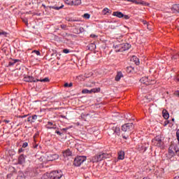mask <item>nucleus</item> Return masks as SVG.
Returning a JSON list of instances; mask_svg holds the SVG:
<instances>
[{"label": "nucleus", "mask_w": 179, "mask_h": 179, "mask_svg": "<svg viewBox=\"0 0 179 179\" xmlns=\"http://www.w3.org/2000/svg\"><path fill=\"white\" fill-rule=\"evenodd\" d=\"M36 173H34V174L33 173H30V176H31V177H34V176H36Z\"/></svg>", "instance_id": "5fc2aeb1"}, {"label": "nucleus", "mask_w": 179, "mask_h": 179, "mask_svg": "<svg viewBox=\"0 0 179 179\" xmlns=\"http://www.w3.org/2000/svg\"><path fill=\"white\" fill-rule=\"evenodd\" d=\"M121 78H124V75H122V72L118 71L115 78V80H116V82H118L120 80Z\"/></svg>", "instance_id": "2eb2a0df"}, {"label": "nucleus", "mask_w": 179, "mask_h": 179, "mask_svg": "<svg viewBox=\"0 0 179 179\" xmlns=\"http://www.w3.org/2000/svg\"><path fill=\"white\" fill-rule=\"evenodd\" d=\"M33 52H34V54H36L37 55H41L40 51H38V50H34Z\"/></svg>", "instance_id": "a19ab883"}, {"label": "nucleus", "mask_w": 179, "mask_h": 179, "mask_svg": "<svg viewBox=\"0 0 179 179\" xmlns=\"http://www.w3.org/2000/svg\"><path fill=\"white\" fill-rule=\"evenodd\" d=\"M97 157H110V154H107V152H100Z\"/></svg>", "instance_id": "412c9836"}, {"label": "nucleus", "mask_w": 179, "mask_h": 179, "mask_svg": "<svg viewBox=\"0 0 179 179\" xmlns=\"http://www.w3.org/2000/svg\"><path fill=\"white\" fill-rule=\"evenodd\" d=\"M63 52H64V54H69V50H68V49H64V50H63Z\"/></svg>", "instance_id": "79ce46f5"}, {"label": "nucleus", "mask_w": 179, "mask_h": 179, "mask_svg": "<svg viewBox=\"0 0 179 179\" xmlns=\"http://www.w3.org/2000/svg\"><path fill=\"white\" fill-rule=\"evenodd\" d=\"M42 6H43V8L45 9V8H47V6H45V5L42 4Z\"/></svg>", "instance_id": "052dcab7"}, {"label": "nucleus", "mask_w": 179, "mask_h": 179, "mask_svg": "<svg viewBox=\"0 0 179 179\" xmlns=\"http://www.w3.org/2000/svg\"><path fill=\"white\" fill-rule=\"evenodd\" d=\"M83 17H84V19H90V14L85 13L83 15Z\"/></svg>", "instance_id": "c756f323"}, {"label": "nucleus", "mask_w": 179, "mask_h": 179, "mask_svg": "<svg viewBox=\"0 0 179 179\" xmlns=\"http://www.w3.org/2000/svg\"><path fill=\"white\" fill-rule=\"evenodd\" d=\"M28 115H24L22 116H19L20 118H26V117H27Z\"/></svg>", "instance_id": "3c124183"}, {"label": "nucleus", "mask_w": 179, "mask_h": 179, "mask_svg": "<svg viewBox=\"0 0 179 179\" xmlns=\"http://www.w3.org/2000/svg\"><path fill=\"white\" fill-rule=\"evenodd\" d=\"M99 92H100V88H93L91 90L85 89L82 92L85 94H90V93H97Z\"/></svg>", "instance_id": "0eeeda50"}, {"label": "nucleus", "mask_w": 179, "mask_h": 179, "mask_svg": "<svg viewBox=\"0 0 179 179\" xmlns=\"http://www.w3.org/2000/svg\"><path fill=\"white\" fill-rule=\"evenodd\" d=\"M125 156V152L122 150L118 152V157H124Z\"/></svg>", "instance_id": "b1692460"}, {"label": "nucleus", "mask_w": 179, "mask_h": 179, "mask_svg": "<svg viewBox=\"0 0 179 179\" xmlns=\"http://www.w3.org/2000/svg\"><path fill=\"white\" fill-rule=\"evenodd\" d=\"M78 157H86V156H79Z\"/></svg>", "instance_id": "680f3d73"}, {"label": "nucleus", "mask_w": 179, "mask_h": 179, "mask_svg": "<svg viewBox=\"0 0 179 179\" xmlns=\"http://www.w3.org/2000/svg\"><path fill=\"white\" fill-rule=\"evenodd\" d=\"M162 115L165 120H169L170 117V114H169V112L166 109L162 110Z\"/></svg>", "instance_id": "f3484780"}, {"label": "nucleus", "mask_w": 179, "mask_h": 179, "mask_svg": "<svg viewBox=\"0 0 179 179\" xmlns=\"http://www.w3.org/2000/svg\"><path fill=\"white\" fill-rule=\"evenodd\" d=\"M64 157H69L72 156V151L71 150L67 149L65 151L62 152Z\"/></svg>", "instance_id": "9b49d317"}, {"label": "nucleus", "mask_w": 179, "mask_h": 179, "mask_svg": "<svg viewBox=\"0 0 179 179\" xmlns=\"http://www.w3.org/2000/svg\"><path fill=\"white\" fill-rule=\"evenodd\" d=\"M63 131H66V129H63Z\"/></svg>", "instance_id": "69168bd1"}, {"label": "nucleus", "mask_w": 179, "mask_h": 179, "mask_svg": "<svg viewBox=\"0 0 179 179\" xmlns=\"http://www.w3.org/2000/svg\"><path fill=\"white\" fill-rule=\"evenodd\" d=\"M38 82H43V83L50 82V79H48V78H45L43 79L38 80Z\"/></svg>", "instance_id": "c85d7f7f"}, {"label": "nucleus", "mask_w": 179, "mask_h": 179, "mask_svg": "<svg viewBox=\"0 0 179 179\" xmlns=\"http://www.w3.org/2000/svg\"><path fill=\"white\" fill-rule=\"evenodd\" d=\"M55 134H57V135H59V136H62V133H61V131H58V130H56L55 131Z\"/></svg>", "instance_id": "ea45409f"}, {"label": "nucleus", "mask_w": 179, "mask_h": 179, "mask_svg": "<svg viewBox=\"0 0 179 179\" xmlns=\"http://www.w3.org/2000/svg\"><path fill=\"white\" fill-rule=\"evenodd\" d=\"M131 61L135 62L136 65H139V59L136 56H133Z\"/></svg>", "instance_id": "4be33fe9"}, {"label": "nucleus", "mask_w": 179, "mask_h": 179, "mask_svg": "<svg viewBox=\"0 0 179 179\" xmlns=\"http://www.w3.org/2000/svg\"><path fill=\"white\" fill-rule=\"evenodd\" d=\"M79 146H80L79 144L76 145V148L78 152H82V149L79 148Z\"/></svg>", "instance_id": "4c0bfd02"}, {"label": "nucleus", "mask_w": 179, "mask_h": 179, "mask_svg": "<svg viewBox=\"0 0 179 179\" xmlns=\"http://www.w3.org/2000/svg\"><path fill=\"white\" fill-rule=\"evenodd\" d=\"M113 16H116V17L122 19V17H124V14L120 11H115L113 13Z\"/></svg>", "instance_id": "f8f14e48"}, {"label": "nucleus", "mask_w": 179, "mask_h": 179, "mask_svg": "<svg viewBox=\"0 0 179 179\" xmlns=\"http://www.w3.org/2000/svg\"><path fill=\"white\" fill-rule=\"evenodd\" d=\"M80 3H82V1L80 0H72L71 6H78V5H80Z\"/></svg>", "instance_id": "aec40b11"}, {"label": "nucleus", "mask_w": 179, "mask_h": 179, "mask_svg": "<svg viewBox=\"0 0 179 179\" xmlns=\"http://www.w3.org/2000/svg\"><path fill=\"white\" fill-rule=\"evenodd\" d=\"M129 2H136V0H129Z\"/></svg>", "instance_id": "4d7b16f0"}, {"label": "nucleus", "mask_w": 179, "mask_h": 179, "mask_svg": "<svg viewBox=\"0 0 179 179\" xmlns=\"http://www.w3.org/2000/svg\"><path fill=\"white\" fill-rule=\"evenodd\" d=\"M108 134L113 139H120L121 138V129L120 127H113L108 129Z\"/></svg>", "instance_id": "f257e3e1"}, {"label": "nucleus", "mask_w": 179, "mask_h": 179, "mask_svg": "<svg viewBox=\"0 0 179 179\" xmlns=\"http://www.w3.org/2000/svg\"><path fill=\"white\" fill-rule=\"evenodd\" d=\"M122 138L123 139H128V138H129V134H127V135L122 134Z\"/></svg>", "instance_id": "e433bc0d"}, {"label": "nucleus", "mask_w": 179, "mask_h": 179, "mask_svg": "<svg viewBox=\"0 0 179 179\" xmlns=\"http://www.w3.org/2000/svg\"><path fill=\"white\" fill-rule=\"evenodd\" d=\"M125 20H128V19H129V15H124L123 14V17H122Z\"/></svg>", "instance_id": "f704fd0d"}, {"label": "nucleus", "mask_w": 179, "mask_h": 179, "mask_svg": "<svg viewBox=\"0 0 179 179\" xmlns=\"http://www.w3.org/2000/svg\"><path fill=\"white\" fill-rule=\"evenodd\" d=\"M24 82H38V79H34V78L33 76H27L25 77H24L23 78Z\"/></svg>", "instance_id": "6e6552de"}, {"label": "nucleus", "mask_w": 179, "mask_h": 179, "mask_svg": "<svg viewBox=\"0 0 179 179\" xmlns=\"http://www.w3.org/2000/svg\"><path fill=\"white\" fill-rule=\"evenodd\" d=\"M19 61H20V60H19V59H14V60H13V62L15 64H16V62H19Z\"/></svg>", "instance_id": "8fccbe9b"}, {"label": "nucleus", "mask_w": 179, "mask_h": 179, "mask_svg": "<svg viewBox=\"0 0 179 179\" xmlns=\"http://www.w3.org/2000/svg\"><path fill=\"white\" fill-rule=\"evenodd\" d=\"M134 129V124L127 123L122 126V131L124 132H131Z\"/></svg>", "instance_id": "39448f33"}, {"label": "nucleus", "mask_w": 179, "mask_h": 179, "mask_svg": "<svg viewBox=\"0 0 179 179\" xmlns=\"http://www.w3.org/2000/svg\"><path fill=\"white\" fill-rule=\"evenodd\" d=\"M24 150V149L20 148L18 150V152H19V153H22V152H23Z\"/></svg>", "instance_id": "09e8293b"}, {"label": "nucleus", "mask_w": 179, "mask_h": 179, "mask_svg": "<svg viewBox=\"0 0 179 179\" xmlns=\"http://www.w3.org/2000/svg\"><path fill=\"white\" fill-rule=\"evenodd\" d=\"M24 163V157L18 158V164H23Z\"/></svg>", "instance_id": "5701e85b"}, {"label": "nucleus", "mask_w": 179, "mask_h": 179, "mask_svg": "<svg viewBox=\"0 0 179 179\" xmlns=\"http://www.w3.org/2000/svg\"><path fill=\"white\" fill-rule=\"evenodd\" d=\"M23 22L27 24V20H23Z\"/></svg>", "instance_id": "13d9d810"}, {"label": "nucleus", "mask_w": 179, "mask_h": 179, "mask_svg": "<svg viewBox=\"0 0 179 179\" xmlns=\"http://www.w3.org/2000/svg\"><path fill=\"white\" fill-rule=\"evenodd\" d=\"M62 8H64V5H62L59 7H58V6H52V9H55L56 10H59V9H62Z\"/></svg>", "instance_id": "cd10ccee"}, {"label": "nucleus", "mask_w": 179, "mask_h": 179, "mask_svg": "<svg viewBox=\"0 0 179 179\" xmlns=\"http://www.w3.org/2000/svg\"><path fill=\"white\" fill-rule=\"evenodd\" d=\"M152 143L154 146H157V148H162L164 143L162 140V137L160 136H157L155 138L152 139Z\"/></svg>", "instance_id": "f03ea898"}, {"label": "nucleus", "mask_w": 179, "mask_h": 179, "mask_svg": "<svg viewBox=\"0 0 179 179\" xmlns=\"http://www.w3.org/2000/svg\"><path fill=\"white\" fill-rule=\"evenodd\" d=\"M86 161V158L83 157H76L73 161V164L76 166V167H79L83 162Z\"/></svg>", "instance_id": "423d86ee"}, {"label": "nucleus", "mask_w": 179, "mask_h": 179, "mask_svg": "<svg viewBox=\"0 0 179 179\" xmlns=\"http://www.w3.org/2000/svg\"><path fill=\"white\" fill-rule=\"evenodd\" d=\"M9 65L13 66L15 65V63L13 62H10Z\"/></svg>", "instance_id": "864d4df0"}, {"label": "nucleus", "mask_w": 179, "mask_h": 179, "mask_svg": "<svg viewBox=\"0 0 179 179\" xmlns=\"http://www.w3.org/2000/svg\"><path fill=\"white\" fill-rule=\"evenodd\" d=\"M175 80H177L178 82H179V76H175Z\"/></svg>", "instance_id": "49530a36"}, {"label": "nucleus", "mask_w": 179, "mask_h": 179, "mask_svg": "<svg viewBox=\"0 0 179 179\" xmlns=\"http://www.w3.org/2000/svg\"><path fill=\"white\" fill-rule=\"evenodd\" d=\"M112 11L111 10L108 9V8H105L102 10V14L103 15H111Z\"/></svg>", "instance_id": "a211bd4d"}, {"label": "nucleus", "mask_w": 179, "mask_h": 179, "mask_svg": "<svg viewBox=\"0 0 179 179\" xmlns=\"http://www.w3.org/2000/svg\"><path fill=\"white\" fill-rule=\"evenodd\" d=\"M178 57H179L178 55H175L172 57V59H174V60L178 59Z\"/></svg>", "instance_id": "58836bf2"}, {"label": "nucleus", "mask_w": 179, "mask_h": 179, "mask_svg": "<svg viewBox=\"0 0 179 179\" xmlns=\"http://www.w3.org/2000/svg\"><path fill=\"white\" fill-rule=\"evenodd\" d=\"M90 162H92V163H97L99 162V158L93 157L91 159H90Z\"/></svg>", "instance_id": "bb28decb"}, {"label": "nucleus", "mask_w": 179, "mask_h": 179, "mask_svg": "<svg viewBox=\"0 0 179 179\" xmlns=\"http://www.w3.org/2000/svg\"><path fill=\"white\" fill-rule=\"evenodd\" d=\"M65 3H66V5H70L72 6V0H64Z\"/></svg>", "instance_id": "7c9ffc66"}, {"label": "nucleus", "mask_w": 179, "mask_h": 179, "mask_svg": "<svg viewBox=\"0 0 179 179\" xmlns=\"http://www.w3.org/2000/svg\"><path fill=\"white\" fill-rule=\"evenodd\" d=\"M141 83L143 85H152V80H150L148 77H143L140 79Z\"/></svg>", "instance_id": "1a4fd4ad"}, {"label": "nucleus", "mask_w": 179, "mask_h": 179, "mask_svg": "<svg viewBox=\"0 0 179 179\" xmlns=\"http://www.w3.org/2000/svg\"><path fill=\"white\" fill-rule=\"evenodd\" d=\"M54 55H55V57H57V52H54L53 53H52L51 57H54Z\"/></svg>", "instance_id": "de8ad7c7"}, {"label": "nucleus", "mask_w": 179, "mask_h": 179, "mask_svg": "<svg viewBox=\"0 0 179 179\" xmlns=\"http://www.w3.org/2000/svg\"><path fill=\"white\" fill-rule=\"evenodd\" d=\"M47 128H48V129H56L57 125L54 124L52 122H48Z\"/></svg>", "instance_id": "dca6fc26"}, {"label": "nucleus", "mask_w": 179, "mask_h": 179, "mask_svg": "<svg viewBox=\"0 0 179 179\" xmlns=\"http://www.w3.org/2000/svg\"><path fill=\"white\" fill-rule=\"evenodd\" d=\"M143 179H148V178H144Z\"/></svg>", "instance_id": "774afa93"}, {"label": "nucleus", "mask_w": 179, "mask_h": 179, "mask_svg": "<svg viewBox=\"0 0 179 179\" xmlns=\"http://www.w3.org/2000/svg\"><path fill=\"white\" fill-rule=\"evenodd\" d=\"M118 159L119 160H124V157H119Z\"/></svg>", "instance_id": "bf43d9fd"}, {"label": "nucleus", "mask_w": 179, "mask_h": 179, "mask_svg": "<svg viewBox=\"0 0 179 179\" xmlns=\"http://www.w3.org/2000/svg\"><path fill=\"white\" fill-rule=\"evenodd\" d=\"M8 155H10V156H13V155H15V151L13 150H9L8 152Z\"/></svg>", "instance_id": "473e14b6"}, {"label": "nucleus", "mask_w": 179, "mask_h": 179, "mask_svg": "<svg viewBox=\"0 0 179 179\" xmlns=\"http://www.w3.org/2000/svg\"><path fill=\"white\" fill-rule=\"evenodd\" d=\"M42 179H52V178L51 177V172L44 173L42 176Z\"/></svg>", "instance_id": "6ab92c4d"}, {"label": "nucleus", "mask_w": 179, "mask_h": 179, "mask_svg": "<svg viewBox=\"0 0 179 179\" xmlns=\"http://www.w3.org/2000/svg\"><path fill=\"white\" fill-rule=\"evenodd\" d=\"M60 27H61V29H62L63 30H65V29H66V25H65V24H62V25H60Z\"/></svg>", "instance_id": "37998d69"}, {"label": "nucleus", "mask_w": 179, "mask_h": 179, "mask_svg": "<svg viewBox=\"0 0 179 179\" xmlns=\"http://www.w3.org/2000/svg\"><path fill=\"white\" fill-rule=\"evenodd\" d=\"M64 174L62 171H53L50 172V177L52 179H61Z\"/></svg>", "instance_id": "20e7f679"}, {"label": "nucleus", "mask_w": 179, "mask_h": 179, "mask_svg": "<svg viewBox=\"0 0 179 179\" xmlns=\"http://www.w3.org/2000/svg\"><path fill=\"white\" fill-rule=\"evenodd\" d=\"M3 122H6V124H9V122H10V121L7 120H3Z\"/></svg>", "instance_id": "a18cd8bd"}, {"label": "nucleus", "mask_w": 179, "mask_h": 179, "mask_svg": "<svg viewBox=\"0 0 179 179\" xmlns=\"http://www.w3.org/2000/svg\"><path fill=\"white\" fill-rule=\"evenodd\" d=\"M175 94H176V96H178V97H179V91H176V92H175Z\"/></svg>", "instance_id": "603ef678"}, {"label": "nucleus", "mask_w": 179, "mask_h": 179, "mask_svg": "<svg viewBox=\"0 0 179 179\" xmlns=\"http://www.w3.org/2000/svg\"><path fill=\"white\" fill-rule=\"evenodd\" d=\"M36 120H37V115H34L31 116V123L36 122Z\"/></svg>", "instance_id": "393cba45"}, {"label": "nucleus", "mask_w": 179, "mask_h": 179, "mask_svg": "<svg viewBox=\"0 0 179 179\" xmlns=\"http://www.w3.org/2000/svg\"><path fill=\"white\" fill-rule=\"evenodd\" d=\"M90 36H91L92 38H94V37H96V35L92 34Z\"/></svg>", "instance_id": "6e6d98bb"}, {"label": "nucleus", "mask_w": 179, "mask_h": 179, "mask_svg": "<svg viewBox=\"0 0 179 179\" xmlns=\"http://www.w3.org/2000/svg\"><path fill=\"white\" fill-rule=\"evenodd\" d=\"M172 13H179V4H173L171 8Z\"/></svg>", "instance_id": "9d476101"}, {"label": "nucleus", "mask_w": 179, "mask_h": 179, "mask_svg": "<svg viewBox=\"0 0 179 179\" xmlns=\"http://www.w3.org/2000/svg\"><path fill=\"white\" fill-rule=\"evenodd\" d=\"M27 121H28V122H30L31 124H32L31 123V116L28 117Z\"/></svg>", "instance_id": "c03bdc74"}, {"label": "nucleus", "mask_w": 179, "mask_h": 179, "mask_svg": "<svg viewBox=\"0 0 179 179\" xmlns=\"http://www.w3.org/2000/svg\"><path fill=\"white\" fill-rule=\"evenodd\" d=\"M175 156H179V150L177 148L175 149Z\"/></svg>", "instance_id": "c9c22d12"}, {"label": "nucleus", "mask_w": 179, "mask_h": 179, "mask_svg": "<svg viewBox=\"0 0 179 179\" xmlns=\"http://www.w3.org/2000/svg\"><path fill=\"white\" fill-rule=\"evenodd\" d=\"M29 146V143L27 142H25L22 144V148L24 149Z\"/></svg>", "instance_id": "72a5a7b5"}, {"label": "nucleus", "mask_w": 179, "mask_h": 179, "mask_svg": "<svg viewBox=\"0 0 179 179\" xmlns=\"http://www.w3.org/2000/svg\"><path fill=\"white\" fill-rule=\"evenodd\" d=\"M57 59H60L59 57H57Z\"/></svg>", "instance_id": "338daca9"}, {"label": "nucleus", "mask_w": 179, "mask_h": 179, "mask_svg": "<svg viewBox=\"0 0 179 179\" xmlns=\"http://www.w3.org/2000/svg\"><path fill=\"white\" fill-rule=\"evenodd\" d=\"M85 78H89V76H86V74H85Z\"/></svg>", "instance_id": "0e129e2a"}, {"label": "nucleus", "mask_w": 179, "mask_h": 179, "mask_svg": "<svg viewBox=\"0 0 179 179\" xmlns=\"http://www.w3.org/2000/svg\"><path fill=\"white\" fill-rule=\"evenodd\" d=\"M38 160L39 162H43V163H45V164H46V163H50V162H54V160L55 159H51L50 158H39L38 159Z\"/></svg>", "instance_id": "ddd939ff"}, {"label": "nucleus", "mask_w": 179, "mask_h": 179, "mask_svg": "<svg viewBox=\"0 0 179 179\" xmlns=\"http://www.w3.org/2000/svg\"><path fill=\"white\" fill-rule=\"evenodd\" d=\"M6 34H8V33H6L5 31L0 30V36H5V37H6Z\"/></svg>", "instance_id": "2f4dec72"}, {"label": "nucleus", "mask_w": 179, "mask_h": 179, "mask_svg": "<svg viewBox=\"0 0 179 179\" xmlns=\"http://www.w3.org/2000/svg\"><path fill=\"white\" fill-rule=\"evenodd\" d=\"M119 48L117 50L120 52H122L123 51H127L131 48V45L129 43H123V44H120L118 45L115 46V48Z\"/></svg>", "instance_id": "7ed1b4c3"}, {"label": "nucleus", "mask_w": 179, "mask_h": 179, "mask_svg": "<svg viewBox=\"0 0 179 179\" xmlns=\"http://www.w3.org/2000/svg\"><path fill=\"white\" fill-rule=\"evenodd\" d=\"M169 124V121L166 122V123H165V125H167Z\"/></svg>", "instance_id": "e2e57ef3"}, {"label": "nucleus", "mask_w": 179, "mask_h": 179, "mask_svg": "<svg viewBox=\"0 0 179 179\" xmlns=\"http://www.w3.org/2000/svg\"><path fill=\"white\" fill-rule=\"evenodd\" d=\"M73 86V83H70L69 84L68 83H66L64 84V87H72Z\"/></svg>", "instance_id": "a878e982"}, {"label": "nucleus", "mask_w": 179, "mask_h": 179, "mask_svg": "<svg viewBox=\"0 0 179 179\" xmlns=\"http://www.w3.org/2000/svg\"><path fill=\"white\" fill-rule=\"evenodd\" d=\"M176 145L173 144H171V146L169 148V153L171 155V156H173L174 155V150H176Z\"/></svg>", "instance_id": "4468645a"}]
</instances>
